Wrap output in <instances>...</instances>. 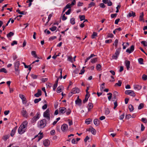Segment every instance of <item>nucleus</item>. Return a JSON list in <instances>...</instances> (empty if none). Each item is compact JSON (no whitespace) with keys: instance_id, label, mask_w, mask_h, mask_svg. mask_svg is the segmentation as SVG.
Segmentation results:
<instances>
[{"instance_id":"1","label":"nucleus","mask_w":147,"mask_h":147,"mask_svg":"<svg viewBox=\"0 0 147 147\" xmlns=\"http://www.w3.org/2000/svg\"><path fill=\"white\" fill-rule=\"evenodd\" d=\"M46 123V119H43L38 122V126L40 128H43L45 127Z\"/></svg>"},{"instance_id":"2","label":"nucleus","mask_w":147,"mask_h":147,"mask_svg":"<svg viewBox=\"0 0 147 147\" xmlns=\"http://www.w3.org/2000/svg\"><path fill=\"white\" fill-rule=\"evenodd\" d=\"M43 116L46 118L48 120V123H49V120H50V115L49 114V110L48 109L43 113Z\"/></svg>"},{"instance_id":"3","label":"nucleus","mask_w":147,"mask_h":147,"mask_svg":"<svg viewBox=\"0 0 147 147\" xmlns=\"http://www.w3.org/2000/svg\"><path fill=\"white\" fill-rule=\"evenodd\" d=\"M121 48L117 49L116 51L115 54L112 56V58L113 59H117L119 56L120 51Z\"/></svg>"},{"instance_id":"4","label":"nucleus","mask_w":147,"mask_h":147,"mask_svg":"<svg viewBox=\"0 0 147 147\" xmlns=\"http://www.w3.org/2000/svg\"><path fill=\"white\" fill-rule=\"evenodd\" d=\"M40 116V113L39 112L37 113L35 116L31 120V122L32 123L35 122L38 119Z\"/></svg>"},{"instance_id":"5","label":"nucleus","mask_w":147,"mask_h":147,"mask_svg":"<svg viewBox=\"0 0 147 147\" xmlns=\"http://www.w3.org/2000/svg\"><path fill=\"white\" fill-rule=\"evenodd\" d=\"M26 129V128H24L23 127L20 126L18 130V133L20 134H22L25 132Z\"/></svg>"},{"instance_id":"6","label":"nucleus","mask_w":147,"mask_h":147,"mask_svg":"<svg viewBox=\"0 0 147 147\" xmlns=\"http://www.w3.org/2000/svg\"><path fill=\"white\" fill-rule=\"evenodd\" d=\"M22 115L24 117L27 118L28 117V113L26 111L24 107H23L21 111Z\"/></svg>"},{"instance_id":"7","label":"nucleus","mask_w":147,"mask_h":147,"mask_svg":"<svg viewBox=\"0 0 147 147\" xmlns=\"http://www.w3.org/2000/svg\"><path fill=\"white\" fill-rule=\"evenodd\" d=\"M87 131L91 132L93 135H95L96 133V131L95 129L92 127H90L88 129H86Z\"/></svg>"},{"instance_id":"8","label":"nucleus","mask_w":147,"mask_h":147,"mask_svg":"<svg viewBox=\"0 0 147 147\" xmlns=\"http://www.w3.org/2000/svg\"><path fill=\"white\" fill-rule=\"evenodd\" d=\"M134 46L132 45L131 46L130 49H127L126 50V52L129 53V54L133 52L134 50Z\"/></svg>"},{"instance_id":"9","label":"nucleus","mask_w":147,"mask_h":147,"mask_svg":"<svg viewBox=\"0 0 147 147\" xmlns=\"http://www.w3.org/2000/svg\"><path fill=\"white\" fill-rule=\"evenodd\" d=\"M80 90L78 88H73L71 90V94H76L79 93L80 92Z\"/></svg>"},{"instance_id":"10","label":"nucleus","mask_w":147,"mask_h":147,"mask_svg":"<svg viewBox=\"0 0 147 147\" xmlns=\"http://www.w3.org/2000/svg\"><path fill=\"white\" fill-rule=\"evenodd\" d=\"M19 97L22 99L23 103L25 104H26V99L25 98L24 96L22 94H20Z\"/></svg>"},{"instance_id":"11","label":"nucleus","mask_w":147,"mask_h":147,"mask_svg":"<svg viewBox=\"0 0 147 147\" xmlns=\"http://www.w3.org/2000/svg\"><path fill=\"white\" fill-rule=\"evenodd\" d=\"M43 137V134L42 133L40 132L38 135L36 136H35L34 138L38 137V141H39Z\"/></svg>"},{"instance_id":"12","label":"nucleus","mask_w":147,"mask_h":147,"mask_svg":"<svg viewBox=\"0 0 147 147\" xmlns=\"http://www.w3.org/2000/svg\"><path fill=\"white\" fill-rule=\"evenodd\" d=\"M66 111V108L64 107H61L59 108V113L60 114H63Z\"/></svg>"},{"instance_id":"13","label":"nucleus","mask_w":147,"mask_h":147,"mask_svg":"<svg viewBox=\"0 0 147 147\" xmlns=\"http://www.w3.org/2000/svg\"><path fill=\"white\" fill-rule=\"evenodd\" d=\"M68 128V125L65 124H63L61 127V129L63 131H66Z\"/></svg>"},{"instance_id":"14","label":"nucleus","mask_w":147,"mask_h":147,"mask_svg":"<svg viewBox=\"0 0 147 147\" xmlns=\"http://www.w3.org/2000/svg\"><path fill=\"white\" fill-rule=\"evenodd\" d=\"M50 144V142L48 140H46L43 141V144L45 147H47Z\"/></svg>"},{"instance_id":"15","label":"nucleus","mask_w":147,"mask_h":147,"mask_svg":"<svg viewBox=\"0 0 147 147\" xmlns=\"http://www.w3.org/2000/svg\"><path fill=\"white\" fill-rule=\"evenodd\" d=\"M41 94V91L40 89H38L37 92L34 94V96L36 97H38L40 96Z\"/></svg>"},{"instance_id":"16","label":"nucleus","mask_w":147,"mask_h":147,"mask_svg":"<svg viewBox=\"0 0 147 147\" xmlns=\"http://www.w3.org/2000/svg\"><path fill=\"white\" fill-rule=\"evenodd\" d=\"M17 129V127L16 126L13 128L10 134V135L11 136L13 137V136Z\"/></svg>"},{"instance_id":"17","label":"nucleus","mask_w":147,"mask_h":147,"mask_svg":"<svg viewBox=\"0 0 147 147\" xmlns=\"http://www.w3.org/2000/svg\"><path fill=\"white\" fill-rule=\"evenodd\" d=\"M125 63L127 69V70H129L130 68L129 66L130 63V61L128 60H126L125 61Z\"/></svg>"},{"instance_id":"18","label":"nucleus","mask_w":147,"mask_h":147,"mask_svg":"<svg viewBox=\"0 0 147 147\" xmlns=\"http://www.w3.org/2000/svg\"><path fill=\"white\" fill-rule=\"evenodd\" d=\"M134 88L136 90H140L141 89L142 86L138 85H134Z\"/></svg>"},{"instance_id":"19","label":"nucleus","mask_w":147,"mask_h":147,"mask_svg":"<svg viewBox=\"0 0 147 147\" xmlns=\"http://www.w3.org/2000/svg\"><path fill=\"white\" fill-rule=\"evenodd\" d=\"M28 122L26 121H24L20 125L23 127L24 128H26L27 126Z\"/></svg>"},{"instance_id":"20","label":"nucleus","mask_w":147,"mask_h":147,"mask_svg":"<svg viewBox=\"0 0 147 147\" xmlns=\"http://www.w3.org/2000/svg\"><path fill=\"white\" fill-rule=\"evenodd\" d=\"M96 55H94V54H91L90 55L87 57L86 59L85 60V63H86V62L90 59L91 58L93 57L96 56Z\"/></svg>"},{"instance_id":"21","label":"nucleus","mask_w":147,"mask_h":147,"mask_svg":"<svg viewBox=\"0 0 147 147\" xmlns=\"http://www.w3.org/2000/svg\"><path fill=\"white\" fill-rule=\"evenodd\" d=\"M78 99L76 100L75 101L76 104H78L79 105H81L82 100L81 99L79 98V97L78 96Z\"/></svg>"},{"instance_id":"22","label":"nucleus","mask_w":147,"mask_h":147,"mask_svg":"<svg viewBox=\"0 0 147 147\" xmlns=\"http://www.w3.org/2000/svg\"><path fill=\"white\" fill-rule=\"evenodd\" d=\"M20 65V62L17 60L14 63V67L15 68H19V66Z\"/></svg>"},{"instance_id":"23","label":"nucleus","mask_w":147,"mask_h":147,"mask_svg":"<svg viewBox=\"0 0 147 147\" xmlns=\"http://www.w3.org/2000/svg\"><path fill=\"white\" fill-rule=\"evenodd\" d=\"M93 107V105L92 103L89 102L88 103V111H89Z\"/></svg>"},{"instance_id":"24","label":"nucleus","mask_w":147,"mask_h":147,"mask_svg":"<svg viewBox=\"0 0 147 147\" xmlns=\"http://www.w3.org/2000/svg\"><path fill=\"white\" fill-rule=\"evenodd\" d=\"M94 124L96 126H98L100 123L99 121L97 119H95L94 120Z\"/></svg>"},{"instance_id":"25","label":"nucleus","mask_w":147,"mask_h":147,"mask_svg":"<svg viewBox=\"0 0 147 147\" xmlns=\"http://www.w3.org/2000/svg\"><path fill=\"white\" fill-rule=\"evenodd\" d=\"M63 88V87L62 86H59L57 88V92L58 93H60L62 89Z\"/></svg>"},{"instance_id":"26","label":"nucleus","mask_w":147,"mask_h":147,"mask_svg":"<svg viewBox=\"0 0 147 147\" xmlns=\"http://www.w3.org/2000/svg\"><path fill=\"white\" fill-rule=\"evenodd\" d=\"M128 16L129 17H131L132 16L133 17L136 16L135 13L133 11L129 13Z\"/></svg>"},{"instance_id":"27","label":"nucleus","mask_w":147,"mask_h":147,"mask_svg":"<svg viewBox=\"0 0 147 147\" xmlns=\"http://www.w3.org/2000/svg\"><path fill=\"white\" fill-rule=\"evenodd\" d=\"M14 35V33L10 32L8 34H7V38H9V37H11L12 36H13Z\"/></svg>"},{"instance_id":"28","label":"nucleus","mask_w":147,"mask_h":147,"mask_svg":"<svg viewBox=\"0 0 147 147\" xmlns=\"http://www.w3.org/2000/svg\"><path fill=\"white\" fill-rule=\"evenodd\" d=\"M122 81L121 80H119L118 81V82L116 83L115 85V86H121L122 84Z\"/></svg>"},{"instance_id":"29","label":"nucleus","mask_w":147,"mask_h":147,"mask_svg":"<svg viewBox=\"0 0 147 147\" xmlns=\"http://www.w3.org/2000/svg\"><path fill=\"white\" fill-rule=\"evenodd\" d=\"M89 96H88V95L86 94L85 95V98L84 100L83 101V103H85L86 102L88 99Z\"/></svg>"},{"instance_id":"30","label":"nucleus","mask_w":147,"mask_h":147,"mask_svg":"<svg viewBox=\"0 0 147 147\" xmlns=\"http://www.w3.org/2000/svg\"><path fill=\"white\" fill-rule=\"evenodd\" d=\"M97 61V58H94L91 59L90 62L92 63H96Z\"/></svg>"},{"instance_id":"31","label":"nucleus","mask_w":147,"mask_h":147,"mask_svg":"<svg viewBox=\"0 0 147 147\" xmlns=\"http://www.w3.org/2000/svg\"><path fill=\"white\" fill-rule=\"evenodd\" d=\"M129 109L131 112L133 111L134 109L133 107L131 105H129Z\"/></svg>"},{"instance_id":"32","label":"nucleus","mask_w":147,"mask_h":147,"mask_svg":"<svg viewBox=\"0 0 147 147\" xmlns=\"http://www.w3.org/2000/svg\"><path fill=\"white\" fill-rule=\"evenodd\" d=\"M110 111L108 108H106L105 109V114L106 115L109 114L110 113Z\"/></svg>"},{"instance_id":"33","label":"nucleus","mask_w":147,"mask_h":147,"mask_svg":"<svg viewBox=\"0 0 147 147\" xmlns=\"http://www.w3.org/2000/svg\"><path fill=\"white\" fill-rule=\"evenodd\" d=\"M118 43V40L117 39H116L114 42V43L113 44V45H115V46L117 48V45Z\"/></svg>"},{"instance_id":"34","label":"nucleus","mask_w":147,"mask_h":147,"mask_svg":"<svg viewBox=\"0 0 147 147\" xmlns=\"http://www.w3.org/2000/svg\"><path fill=\"white\" fill-rule=\"evenodd\" d=\"M70 23L72 25L75 24V19L74 18H71L70 19Z\"/></svg>"},{"instance_id":"35","label":"nucleus","mask_w":147,"mask_h":147,"mask_svg":"<svg viewBox=\"0 0 147 147\" xmlns=\"http://www.w3.org/2000/svg\"><path fill=\"white\" fill-rule=\"evenodd\" d=\"M0 72H3L5 73H7V71L5 68H3L0 69Z\"/></svg>"},{"instance_id":"36","label":"nucleus","mask_w":147,"mask_h":147,"mask_svg":"<svg viewBox=\"0 0 147 147\" xmlns=\"http://www.w3.org/2000/svg\"><path fill=\"white\" fill-rule=\"evenodd\" d=\"M144 60L142 58H140L138 59V61L139 63L140 64H143V61Z\"/></svg>"},{"instance_id":"37","label":"nucleus","mask_w":147,"mask_h":147,"mask_svg":"<svg viewBox=\"0 0 147 147\" xmlns=\"http://www.w3.org/2000/svg\"><path fill=\"white\" fill-rule=\"evenodd\" d=\"M15 70L16 71V74L17 75H18L20 73L19 68H15Z\"/></svg>"},{"instance_id":"38","label":"nucleus","mask_w":147,"mask_h":147,"mask_svg":"<svg viewBox=\"0 0 147 147\" xmlns=\"http://www.w3.org/2000/svg\"><path fill=\"white\" fill-rule=\"evenodd\" d=\"M91 121H92V120L90 119H87L85 121V123L86 124L88 125L90 124Z\"/></svg>"},{"instance_id":"39","label":"nucleus","mask_w":147,"mask_h":147,"mask_svg":"<svg viewBox=\"0 0 147 147\" xmlns=\"http://www.w3.org/2000/svg\"><path fill=\"white\" fill-rule=\"evenodd\" d=\"M130 94H129V95L132 96H136V94L134 93V92L133 91L131 90V91H130Z\"/></svg>"},{"instance_id":"40","label":"nucleus","mask_w":147,"mask_h":147,"mask_svg":"<svg viewBox=\"0 0 147 147\" xmlns=\"http://www.w3.org/2000/svg\"><path fill=\"white\" fill-rule=\"evenodd\" d=\"M41 98H36L35 99L34 101V102L35 103H37L39 102L41 100Z\"/></svg>"},{"instance_id":"41","label":"nucleus","mask_w":147,"mask_h":147,"mask_svg":"<svg viewBox=\"0 0 147 147\" xmlns=\"http://www.w3.org/2000/svg\"><path fill=\"white\" fill-rule=\"evenodd\" d=\"M67 60L69 61H70L71 63H73V58L71 56H69L67 59Z\"/></svg>"},{"instance_id":"42","label":"nucleus","mask_w":147,"mask_h":147,"mask_svg":"<svg viewBox=\"0 0 147 147\" xmlns=\"http://www.w3.org/2000/svg\"><path fill=\"white\" fill-rule=\"evenodd\" d=\"M31 54L32 55L34 56L35 58H37V55L36 54V52L35 51H32L31 52Z\"/></svg>"},{"instance_id":"43","label":"nucleus","mask_w":147,"mask_h":147,"mask_svg":"<svg viewBox=\"0 0 147 147\" xmlns=\"http://www.w3.org/2000/svg\"><path fill=\"white\" fill-rule=\"evenodd\" d=\"M107 95H109L108 96V98L109 100H110L112 96V94L111 93H109L107 94Z\"/></svg>"},{"instance_id":"44","label":"nucleus","mask_w":147,"mask_h":147,"mask_svg":"<svg viewBox=\"0 0 147 147\" xmlns=\"http://www.w3.org/2000/svg\"><path fill=\"white\" fill-rule=\"evenodd\" d=\"M141 43L143 44L144 47L147 46V42L145 41H142L141 42Z\"/></svg>"},{"instance_id":"45","label":"nucleus","mask_w":147,"mask_h":147,"mask_svg":"<svg viewBox=\"0 0 147 147\" xmlns=\"http://www.w3.org/2000/svg\"><path fill=\"white\" fill-rule=\"evenodd\" d=\"M143 16L144 14L142 12V14L140 15L139 16V20L140 21H142L143 20Z\"/></svg>"},{"instance_id":"46","label":"nucleus","mask_w":147,"mask_h":147,"mask_svg":"<svg viewBox=\"0 0 147 147\" xmlns=\"http://www.w3.org/2000/svg\"><path fill=\"white\" fill-rule=\"evenodd\" d=\"M144 107V104L143 103H140L138 108V109H141Z\"/></svg>"},{"instance_id":"47","label":"nucleus","mask_w":147,"mask_h":147,"mask_svg":"<svg viewBox=\"0 0 147 147\" xmlns=\"http://www.w3.org/2000/svg\"><path fill=\"white\" fill-rule=\"evenodd\" d=\"M97 33L96 32H93L91 36V38L92 39H93V38H94L95 37V36H97Z\"/></svg>"},{"instance_id":"48","label":"nucleus","mask_w":147,"mask_h":147,"mask_svg":"<svg viewBox=\"0 0 147 147\" xmlns=\"http://www.w3.org/2000/svg\"><path fill=\"white\" fill-rule=\"evenodd\" d=\"M79 16L81 21L84 20L85 19V16L84 15H80Z\"/></svg>"},{"instance_id":"49","label":"nucleus","mask_w":147,"mask_h":147,"mask_svg":"<svg viewBox=\"0 0 147 147\" xmlns=\"http://www.w3.org/2000/svg\"><path fill=\"white\" fill-rule=\"evenodd\" d=\"M57 29V27L55 26H54L52 28H50L49 29L51 30L52 31H55Z\"/></svg>"},{"instance_id":"50","label":"nucleus","mask_w":147,"mask_h":147,"mask_svg":"<svg viewBox=\"0 0 147 147\" xmlns=\"http://www.w3.org/2000/svg\"><path fill=\"white\" fill-rule=\"evenodd\" d=\"M142 78L144 80H147V76L145 74H144L142 76Z\"/></svg>"},{"instance_id":"51","label":"nucleus","mask_w":147,"mask_h":147,"mask_svg":"<svg viewBox=\"0 0 147 147\" xmlns=\"http://www.w3.org/2000/svg\"><path fill=\"white\" fill-rule=\"evenodd\" d=\"M9 135H5L4 136L3 139L4 141H6V140L9 138Z\"/></svg>"},{"instance_id":"52","label":"nucleus","mask_w":147,"mask_h":147,"mask_svg":"<svg viewBox=\"0 0 147 147\" xmlns=\"http://www.w3.org/2000/svg\"><path fill=\"white\" fill-rule=\"evenodd\" d=\"M95 5V3L93 2H91L89 5L88 7L89 8L91 7L94 6Z\"/></svg>"},{"instance_id":"53","label":"nucleus","mask_w":147,"mask_h":147,"mask_svg":"<svg viewBox=\"0 0 147 147\" xmlns=\"http://www.w3.org/2000/svg\"><path fill=\"white\" fill-rule=\"evenodd\" d=\"M57 37L56 36H52L51 37L49 38V40L50 41L53 40L56 38Z\"/></svg>"},{"instance_id":"54","label":"nucleus","mask_w":147,"mask_h":147,"mask_svg":"<svg viewBox=\"0 0 147 147\" xmlns=\"http://www.w3.org/2000/svg\"><path fill=\"white\" fill-rule=\"evenodd\" d=\"M31 77L33 79H36L37 78V76L34 74H32L31 75Z\"/></svg>"},{"instance_id":"55","label":"nucleus","mask_w":147,"mask_h":147,"mask_svg":"<svg viewBox=\"0 0 147 147\" xmlns=\"http://www.w3.org/2000/svg\"><path fill=\"white\" fill-rule=\"evenodd\" d=\"M112 42V40L111 39L109 40H106L105 41V43H109Z\"/></svg>"},{"instance_id":"56","label":"nucleus","mask_w":147,"mask_h":147,"mask_svg":"<svg viewBox=\"0 0 147 147\" xmlns=\"http://www.w3.org/2000/svg\"><path fill=\"white\" fill-rule=\"evenodd\" d=\"M65 7L67 9H71V6L69 4H67L65 6Z\"/></svg>"},{"instance_id":"57","label":"nucleus","mask_w":147,"mask_h":147,"mask_svg":"<svg viewBox=\"0 0 147 147\" xmlns=\"http://www.w3.org/2000/svg\"><path fill=\"white\" fill-rule=\"evenodd\" d=\"M96 69L97 70H99L101 68V65L100 64H98L96 66Z\"/></svg>"},{"instance_id":"58","label":"nucleus","mask_w":147,"mask_h":147,"mask_svg":"<svg viewBox=\"0 0 147 147\" xmlns=\"http://www.w3.org/2000/svg\"><path fill=\"white\" fill-rule=\"evenodd\" d=\"M17 44V42L16 40L13 41L11 43V45L12 46L15 45Z\"/></svg>"},{"instance_id":"59","label":"nucleus","mask_w":147,"mask_h":147,"mask_svg":"<svg viewBox=\"0 0 147 147\" xmlns=\"http://www.w3.org/2000/svg\"><path fill=\"white\" fill-rule=\"evenodd\" d=\"M71 9H69L66 12H65V14H66V15H69L71 12Z\"/></svg>"},{"instance_id":"60","label":"nucleus","mask_w":147,"mask_h":147,"mask_svg":"<svg viewBox=\"0 0 147 147\" xmlns=\"http://www.w3.org/2000/svg\"><path fill=\"white\" fill-rule=\"evenodd\" d=\"M107 5L108 6H111L112 5H113L112 3L110 0H109V1L108 0V2L107 3Z\"/></svg>"},{"instance_id":"61","label":"nucleus","mask_w":147,"mask_h":147,"mask_svg":"<svg viewBox=\"0 0 147 147\" xmlns=\"http://www.w3.org/2000/svg\"><path fill=\"white\" fill-rule=\"evenodd\" d=\"M71 112V110L70 109H68L67 111L66 112V114L67 115H68L70 114Z\"/></svg>"},{"instance_id":"62","label":"nucleus","mask_w":147,"mask_h":147,"mask_svg":"<svg viewBox=\"0 0 147 147\" xmlns=\"http://www.w3.org/2000/svg\"><path fill=\"white\" fill-rule=\"evenodd\" d=\"M100 6L101 7L104 8L105 7V5L103 3H101L100 4Z\"/></svg>"},{"instance_id":"63","label":"nucleus","mask_w":147,"mask_h":147,"mask_svg":"<svg viewBox=\"0 0 147 147\" xmlns=\"http://www.w3.org/2000/svg\"><path fill=\"white\" fill-rule=\"evenodd\" d=\"M131 90H126L125 92V94L127 95H129Z\"/></svg>"},{"instance_id":"64","label":"nucleus","mask_w":147,"mask_h":147,"mask_svg":"<svg viewBox=\"0 0 147 147\" xmlns=\"http://www.w3.org/2000/svg\"><path fill=\"white\" fill-rule=\"evenodd\" d=\"M117 13L112 14L111 15V18H114L117 16Z\"/></svg>"}]
</instances>
